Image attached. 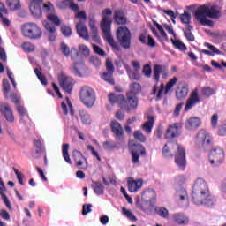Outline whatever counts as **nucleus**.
Here are the masks:
<instances>
[{"label": "nucleus", "mask_w": 226, "mask_h": 226, "mask_svg": "<svg viewBox=\"0 0 226 226\" xmlns=\"http://www.w3.org/2000/svg\"><path fill=\"white\" fill-rule=\"evenodd\" d=\"M58 82L65 93H72V89H73V79L70 78L64 73H61L58 76Z\"/></svg>", "instance_id": "4468645a"}, {"label": "nucleus", "mask_w": 226, "mask_h": 226, "mask_svg": "<svg viewBox=\"0 0 226 226\" xmlns=\"http://www.w3.org/2000/svg\"><path fill=\"white\" fill-rule=\"evenodd\" d=\"M75 17L76 19H80L79 22H83L84 24H86V19H87V16L86 15V11H80L76 14Z\"/></svg>", "instance_id": "052dcab7"}, {"label": "nucleus", "mask_w": 226, "mask_h": 226, "mask_svg": "<svg viewBox=\"0 0 226 226\" xmlns=\"http://www.w3.org/2000/svg\"><path fill=\"white\" fill-rule=\"evenodd\" d=\"M89 27L92 32L94 38H98V27H96V20L94 19H90L89 20Z\"/></svg>", "instance_id": "a19ab883"}, {"label": "nucleus", "mask_w": 226, "mask_h": 226, "mask_svg": "<svg viewBox=\"0 0 226 226\" xmlns=\"http://www.w3.org/2000/svg\"><path fill=\"white\" fill-rule=\"evenodd\" d=\"M114 20L119 26H123V25L126 24V17H124V14L121 11H117L115 12Z\"/></svg>", "instance_id": "473e14b6"}, {"label": "nucleus", "mask_w": 226, "mask_h": 226, "mask_svg": "<svg viewBox=\"0 0 226 226\" xmlns=\"http://www.w3.org/2000/svg\"><path fill=\"white\" fill-rule=\"evenodd\" d=\"M75 163L78 169H81V170H87V167H88L87 159H86V161H84V159H80L79 161H76Z\"/></svg>", "instance_id": "a18cd8bd"}, {"label": "nucleus", "mask_w": 226, "mask_h": 226, "mask_svg": "<svg viewBox=\"0 0 226 226\" xmlns=\"http://www.w3.org/2000/svg\"><path fill=\"white\" fill-rule=\"evenodd\" d=\"M202 124V122L200 121V118L197 117H191L187 119L185 123V129H187L189 132H193V130H197L200 125Z\"/></svg>", "instance_id": "4be33fe9"}, {"label": "nucleus", "mask_w": 226, "mask_h": 226, "mask_svg": "<svg viewBox=\"0 0 226 226\" xmlns=\"http://www.w3.org/2000/svg\"><path fill=\"white\" fill-rule=\"evenodd\" d=\"M42 11H45L49 15V13H55L56 10L50 2H46L44 4H42Z\"/></svg>", "instance_id": "79ce46f5"}, {"label": "nucleus", "mask_w": 226, "mask_h": 226, "mask_svg": "<svg viewBox=\"0 0 226 226\" xmlns=\"http://www.w3.org/2000/svg\"><path fill=\"white\" fill-rule=\"evenodd\" d=\"M47 19L49 22L54 24V26H61V19H59V17L56 16V12L48 13Z\"/></svg>", "instance_id": "ea45409f"}, {"label": "nucleus", "mask_w": 226, "mask_h": 226, "mask_svg": "<svg viewBox=\"0 0 226 226\" xmlns=\"http://www.w3.org/2000/svg\"><path fill=\"white\" fill-rule=\"evenodd\" d=\"M112 75H114V72H107L102 75V80H105V82H108V84L114 86V79L112 78Z\"/></svg>", "instance_id": "37998d69"}, {"label": "nucleus", "mask_w": 226, "mask_h": 226, "mask_svg": "<svg viewBox=\"0 0 226 226\" xmlns=\"http://www.w3.org/2000/svg\"><path fill=\"white\" fill-rule=\"evenodd\" d=\"M35 74L37 75L41 84H42V86H47V79H45V76H43V74H41V72H40V71H38V69L34 70Z\"/></svg>", "instance_id": "4d7b16f0"}, {"label": "nucleus", "mask_w": 226, "mask_h": 226, "mask_svg": "<svg viewBox=\"0 0 226 226\" xmlns=\"http://www.w3.org/2000/svg\"><path fill=\"white\" fill-rule=\"evenodd\" d=\"M79 117L83 124H91L93 120L91 119V116L87 112L84 110H79Z\"/></svg>", "instance_id": "58836bf2"}, {"label": "nucleus", "mask_w": 226, "mask_h": 226, "mask_svg": "<svg viewBox=\"0 0 226 226\" xmlns=\"http://www.w3.org/2000/svg\"><path fill=\"white\" fill-rule=\"evenodd\" d=\"M112 10L105 9L102 11V20L101 21V29L104 34L106 41L114 49V50H121L119 43L116 42L114 37L112 36V32H110V26H112Z\"/></svg>", "instance_id": "f03ea898"}, {"label": "nucleus", "mask_w": 226, "mask_h": 226, "mask_svg": "<svg viewBox=\"0 0 226 226\" xmlns=\"http://www.w3.org/2000/svg\"><path fill=\"white\" fill-rule=\"evenodd\" d=\"M130 87L131 91L127 93V112H130L132 109H137V107L139 106V100L137 99L136 94L142 91V87L137 82L132 83Z\"/></svg>", "instance_id": "423d86ee"}, {"label": "nucleus", "mask_w": 226, "mask_h": 226, "mask_svg": "<svg viewBox=\"0 0 226 226\" xmlns=\"http://www.w3.org/2000/svg\"><path fill=\"white\" fill-rule=\"evenodd\" d=\"M218 135L220 137H225L226 136V124H222L218 128Z\"/></svg>", "instance_id": "338daca9"}, {"label": "nucleus", "mask_w": 226, "mask_h": 226, "mask_svg": "<svg viewBox=\"0 0 226 226\" xmlns=\"http://www.w3.org/2000/svg\"><path fill=\"white\" fill-rule=\"evenodd\" d=\"M122 213L128 218V220H131V222H137V217L132 213V211L126 209V207L122 208Z\"/></svg>", "instance_id": "c03bdc74"}, {"label": "nucleus", "mask_w": 226, "mask_h": 226, "mask_svg": "<svg viewBox=\"0 0 226 226\" xmlns=\"http://www.w3.org/2000/svg\"><path fill=\"white\" fill-rule=\"evenodd\" d=\"M61 31L64 36H72V28H70V26H62Z\"/></svg>", "instance_id": "680f3d73"}, {"label": "nucleus", "mask_w": 226, "mask_h": 226, "mask_svg": "<svg viewBox=\"0 0 226 226\" xmlns=\"http://www.w3.org/2000/svg\"><path fill=\"white\" fill-rule=\"evenodd\" d=\"M175 197L180 204H185V206H188V192L186 189L183 187H177L176 190Z\"/></svg>", "instance_id": "6ab92c4d"}, {"label": "nucleus", "mask_w": 226, "mask_h": 226, "mask_svg": "<svg viewBox=\"0 0 226 226\" xmlns=\"http://www.w3.org/2000/svg\"><path fill=\"white\" fill-rule=\"evenodd\" d=\"M109 101L111 105L117 103L118 105H120L121 109H126V110H128V101L124 99V96L123 94H110L109 95Z\"/></svg>", "instance_id": "a211bd4d"}, {"label": "nucleus", "mask_w": 226, "mask_h": 226, "mask_svg": "<svg viewBox=\"0 0 226 226\" xmlns=\"http://www.w3.org/2000/svg\"><path fill=\"white\" fill-rule=\"evenodd\" d=\"M191 195L195 206L213 207L216 204V200L211 195L209 186L203 178H197L195 180Z\"/></svg>", "instance_id": "f257e3e1"}, {"label": "nucleus", "mask_w": 226, "mask_h": 226, "mask_svg": "<svg viewBox=\"0 0 226 226\" xmlns=\"http://www.w3.org/2000/svg\"><path fill=\"white\" fill-rule=\"evenodd\" d=\"M76 29L79 36L80 38H83V40H89V31L87 30V27L86 26V23L84 22H78L76 25Z\"/></svg>", "instance_id": "393cba45"}, {"label": "nucleus", "mask_w": 226, "mask_h": 226, "mask_svg": "<svg viewBox=\"0 0 226 226\" xmlns=\"http://www.w3.org/2000/svg\"><path fill=\"white\" fill-rule=\"evenodd\" d=\"M0 195L2 197L4 204H5L6 207L10 211H11V203L10 202V200L6 196V187L4 186V183H3V180H1V177H0Z\"/></svg>", "instance_id": "cd10ccee"}, {"label": "nucleus", "mask_w": 226, "mask_h": 226, "mask_svg": "<svg viewBox=\"0 0 226 226\" xmlns=\"http://www.w3.org/2000/svg\"><path fill=\"white\" fill-rule=\"evenodd\" d=\"M208 6L206 4L199 6L195 12L194 17L201 26H207L208 27H213V21L207 19L208 17Z\"/></svg>", "instance_id": "1a4fd4ad"}, {"label": "nucleus", "mask_w": 226, "mask_h": 226, "mask_svg": "<svg viewBox=\"0 0 226 226\" xmlns=\"http://www.w3.org/2000/svg\"><path fill=\"white\" fill-rule=\"evenodd\" d=\"M205 47H207V49H209V50H211V52L215 55V54H222V52L216 49V47H215L214 45H211L208 42L205 43Z\"/></svg>", "instance_id": "e2e57ef3"}, {"label": "nucleus", "mask_w": 226, "mask_h": 226, "mask_svg": "<svg viewBox=\"0 0 226 226\" xmlns=\"http://www.w3.org/2000/svg\"><path fill=\"white\" fill-rule=\"evenodd\" d=\"M117 39L123 49H128L132 45V33L126 26H120L117 30Z\"/></svg>", "instance_id": "6e6552de"}, {"label": "nucleus", "mask_w": 226, "mask_h": 226, "mask_svg": "<svg viewBox=\"0 0 226 226\" xmlns=\"http://www.w3.org/2000/svg\"><path fill=\"white\" fill-rule=\"evenodd\" d=\"M141 199L145 202H150V204H153V202H155L156 200V192L153 190H147L142 192Z\"/></svg>", "instance_id": "c756f323"}, {"label": "nucleus", "mask_w": 226, "mask_h": 226, "mask_svg": "<svg viewBox=\"0 0 226 226\" xmlns=\"http://www.w3.org/2000/svg\"><path fill=\"white\" fill-rule=\"evenodd\" d=\"M211 126L215 130L218 126V114H214L211 117Z\"/></svg>", "instance_id": "69168bd1"}, {"label": "nucleus", "mask_w": 226, "mask_h": 226, "mask_svg": "<svg viewBox=\"0 0 226 226\" xmlns=\"http://www.w3.org/2000/svg\"><path fill=\"white\" fill-rule=\"evenodd\" d=\"M111 130L114 133V135L117 137V139H123V133L124 132L123 131V127L121 126V124L117 121H112L111 122Z\"/></svg>", "instance_id": "c85d7f7f"}, {"label": "nucleus", "mask_w": 226, "mask_h": 226, "mask_svg": "<svg viewBox=\"0 0 226 226\" xmlns=\"http://www.w3.org/2000/svg\"><path fill=\"white\" fill-rule=\"evenodd\" d=\"M42 24L46 29L49 41H54L57 36V34H56V26L48 21H43Z\"/></svg>", "instance_id": "a878e982"}, {"label": "nucleus", "mask_w": 226, "mask_h": 226, "mask_svg": "<svg viewBox=\"0 0 226 226\" xmlns=\"http://www.w3.org/2000/svg\"><path fill=\"white\" fill-rule=\"evenodd\" d=\"M207 13H208V17L209 19H220V17H222V11H220L218 6H208V10H207Z\"/></svg>", "instance_id": "7c9ffc66"}, {"label": "nucleus", "mask_w": 226, "mask_h": 226, "mask_svg": "<svg viewBox=\"0 0 226 226\" xmlns=\"http://www.w3.org/2000/svg\"><path fill=\"white\" fill-rule=\"evenodd\" d=\"M143 182L140 179L133 180L130 177L127 181V188L131 193H137L140 188H142Z\"/></svg>", "instance_id": "412c9836"}, {"label": "nucleus", "mask_w": 226, "mask_h": 226, "mask_svg": "<svg viewBox=\"0 0 226 226\" xmlns=\"http://www.w3.org/2000/svg\"><path fill=\"white\" fill-rule=\"evenodd\" d=\"M79 52L82 54L85 57H89L90 50L89 48L84 44L79 46Z\"/></svg>", "instance_id": "49530a36"}, {"label": "nucleus", "mask_w": 226, "mask_h": 226, "mask_svg": "<svg viewBox=\"0 0 226 226\" xmlns=\"http://www.w3.org/2000/svg\"><path fill=\"white\" fill-rule=\"evenodd\" d=\"M180 20L183 24H190L192 20V14L188 11H185L184 14L180 15Z\"/></svg>", "instance_id": "de8ad7c7"}, {"label": "nucleus", "mask_w": 226, "mask_h": 226, "mask_svg": "<svg viewBox=\"0 0 226 226\" xmlns=\"http://www.w3.org/2000/svg\"><path fill=\"white\" fill-rule=\"evenodd\" d=\"M174 221L178 223V225H185V223H188V217H186L183 214H175L173 215Z\"/></svg>", "instance_id": "4c0bfd02"}, {"label": "nucleus", "mask_w": 226, "mask_h": 226, "mask_svg": "<svg viewBox=\"0 0 226 226\" xmlns=\"http://www.w3.org/2000/svg\"><path fill=\"white\" fill-rule=\"evenodd\" d=\"M70 149L69 144H64L62 147V154L64 156V160L66 162V163H69V165H72V159H70V154H68V151Z\"/></svg>", "instance_id": "e433bc0d"}, {"label": "nucleus", "mask_w": 226, "mask_h": 226, "mask_svg": "<svg viewBox=\"0 0 226 226\" xmlns=\"http://www.w3.org/2000/svg\"><path fill=\"white\" fill-rule=\"evenodd\" d=\"M93 49H94V52H95V54H98V56H102V57H105V56H107V53L105 52V50L102 49L100 46H97L96 44H93Z\"/></svg>", "instance_id": "5fc2aeb1"}, {"label": "nucleus", "mask_w": 226, "mask_h": 226, "mask_svg": "<svg viewBox=\"0 0 226 226\" xmlns=\"http://www.w3.org/2000/svg\"><path fill=\"white\" fill-rule=\"evenodd\" d=\"M183 128V124L175 123L173 125H170L166 130L165 139H176L181 134V129Z\"/></svg>", "instance_id": "dca6fc26"}, {"label": "nucleus", "mask_w": 226, "mask_h": 226, "mask_svg": "<svg viewBox=\"0 0 226 226\" xmlns=\"http://www.w3.org/2000/svg\"><path fill=\"white\" fill-rule=\"evenodd\" d=\"M131 80H139L140 75L137 72H128Z\"/></svg>", "instance_id": "774afa93"}, {"label": "nucleus", "mask_w": 226, "mask_h": 226, "mask_svg": "<svg viewBox=\"0 0 226 226\" xmlns=\"http://www.w3.org/2000/svg\"><path fill=\"white\" fill-rule=\"evenodd\" d=\"M200 103V95H199V89H194L191 92L185 107V112H188L196 105Z\"/></svg>", "instance_id": "ddd939ff"}, {"label": "nucleus", "mask_w": 226, "mask_h": 226, "mask_svg": "<svg viewBox=\"0 0 226 226\" xmlns=\"http://www.w3.org/2000/svg\"><path fill=\"white\" fill-rule=\"evenodd\" d=\"M209 162L212 167H219L225 162V152L223 148L215 147L213 148L209 154Z\"/></svg>", "instance_id": "9b49d317"}, {"label": "nucleus", "mask_w": 226, "mask_h": 226, "mask_svg": "<svg viewBox=\"0 0 226 226\" xmlns=\"http://www.w3.org/2000/svg\"><path fill=\"white\" fill-rule=\"evenodd\" d=\"M134 139L136 140H139V142H145L146 141V136H144V134L140 131H135L134 132Z\"/></svg>", "instance_id": "6e6d98bb"}, {"label": "nucleus", "mask_w": 226, "mask_h": 226, "mask_svg": "<svg viewBox=\"0 0 226 226\" xmlns=\"http://www.w3.org/2000/svg\"><path fill=\"white\" fill-rule=\"evenodd\" d=\"M169 70L163 65H154V79L156 82H160V75L162 76V79H167V73Z\"/></svg>", "instance_id": "5701e85b"}, {"label": "nucleus", "mask_w": 226, "mask_h": 226, "mask_svg": "<svg viewBox=\"0 0 226 226\" xmlns=\"http://www.w3.org/2000/svg\"><path fill=\"white\" fill-rule=\"evenodd\" d=\"M45 151V147H43V141L41 139L34 140V147L32 150V154L34 158H40L41 153Z\"/></svg>", "instance_id": "bb28decb"}, {"label": "nucleus", "mask_w": 226, "mask_h": 226, "mask_svg": "<svg viewBox=\"0 0 226 226\" xmlns=\"http://www.w3.org/2000/svg\"><path fill=\"white\" fill-rule=\"evenodd\" d=\"M3 91L5 98H8V93H10V82L8 79L3 80Z\"/></svg>", "instance_id": "864d4df0"}, {"label": "nucleus", "mask_w": 226, "mask_h": 226, "mask_svg": "<svg viewBox=\"0 0 226 226\" xmlns=\"http://www.w3.org/2000/svg\"><path fill=\"white\" fill-rule=\"evenodd\" d=\"M61 107L64 114L65 115L68 114V109H69L71 115L73 116V108L68 97H66V102H62Z\"/></svg>", "instance_id": "c9c22d12"}, {"label": "nucleus", "mask_w": 226, "mask_h": 226, "mask_svg": "<svg viewBox=\"0 0 226 226\" xmlns=\"http://www.w3.org/2000/svg\"><path fill=\"white\" fill-rule=\"evenodd\" d=\"M202 96H206V98H209V96H213L215 94V90L209 87L202 88L201 90Z\"/></svg>", "instance_id": "3c124183"}, {"label": "nucleus", "mask_w": 226, "mask_h": 226, "mask_svg": "<svg viewBox=\"0 0 226 226\" xmlns=\"http://www.w3.org/2000/svg\"><path fill=\"white\" fill-rule=\"evenodd\" d=\"M6 4L11 11H15L17 10H20L22 5L20 4V0H7Z\"/></svg>", "instance_id": "f704fd0d"}, {"label": "nucleus", "mask_w": 226, "mask_h": 226, "mask_svg": "<svg viewBox=\"0 0 226 226\" xmlns=\"http://www.w3.org/2000/svg\"><path fill=\"white\" fill-rule=\"evenodd\" d=\"M92 186H93L94 192V193H96V195H103V193H105V187L103 186V185L101 182L94 181V182H93Z\"/></svg>", "instance_id": "72a5a7b5"}, {"label": "nucleus", "mask_w": 226, "mask_h": 226, "mask_svg": "<svg viewBox=\"0 0 226 226\" xmlns=\"http://www.w3.org/2000/svg\"><path fill=\"white\" fill-rule=\"evenodd\" d=\"M79 98L85 107L91 109L96 102V94L91 87L86 86L80 89Z\"/></svg>", "instance_id": "0eeeda50"}, {"label": "nucleus", "mask_w": 226, "mask_h": 226, "mask_svg": "<svg viewBox=\"0 0 226 226\" xmlns=\"http://www.w3.org/2000/svg\"><path fill=\"white\" fill-rule=\"evenodd\" d=\"M154 124V117L153 116H147V121L144 123L142 125V130L145 131L146 133H151L153 130V126Z\"/></svg>", "instance_id": "2f4dec72"}, {"label": "nucleus", "mask_w": 226, "mask_h": 226, "mask_svg": "<svg viewBox=\"0 0 226 226\" xmlns=\"http://www.w3.org/2000/svg\"><path fill=\"white\" fill-rule=\"evenodd\" d=\"M6 9L4 10H0V20L4 26H10V20H8L4 16H3V13H6ZM3 12V13H2Z\"/></svg>", "instance_id": "13d9d810"}, {"label": "nucleus", "mask_w": 226, "mask_h": 226, "mask_svg": "<svg viewBox=\"0 0 226 226\" xmlns=\"http://www.w3.org/2000/svg\"><path fill=\"white\" fill-rule=\"evenodd\" d=\"M21 33L25 38L29 40H40L43 35L41 28L35 23H26L21 26Z\"/></svg>", "instance_id": "39448f33"}, {"label": "nucleus", "mask_w": 226, "mask_h": 226, "mask_svg": "<svg viewBox=\"0 0 226 226\" xmlns=\"http://www.w3.org/2000/svg\"><path fill=\"white\" fill-rule=\"evenodd\" d=\"M130 153L133 165L139 167L140 165V156H146V148L141 144H133L130 147Z\"/></svg>", "instance_id": "f8f14e48"}, {"label": "nucleus", "mask_w": 226, "mask_h": 226, "mask_svg": "<svg viewBox=\"0 0 226 226\" xmlns=\"http://www.w3.org/2000/svg\"><path fill=\"white\" fill-rule=\"evenodd\" d=\"M156 211L159 216H162V218H167L169 216V210L163 207H160Z\"/></svg>", "instance_id": "bf43d9fd"}, {"label": "nucleus", "mask_w": 226, "mask_h": 226, "mask_svg": "<svg viewBox=\"0 0 226 226\" xmlns=\"http://www.w3.org/2000/svg\"><path fill=\"white\" fill-rule=\"evenodd\" d=\"M171 42L178 50H186V46L181 41L171 39Z\"/></svg>", "instance_id": "09e8293b"}, {"label": "nucleus", "mask_w": 226, "mask_h": 226, "mask_svg": "<svg viewBox=\"0 0 226 226\" xmlns=\"http://www.w3.org/2000/svg\"><path fill=\"white\" fill-rule=\"evenodd\" d=\"M194 142L197 147L207 150L211 146H213V142H215V140L213 135H211L209 132L201 129L197 133Z\"/></svg>", "instance_id": "20e7f679"}, {"label": "nucleus", "mask_w": 226, "mask_h": 226, "mask_svg": "<svg viewBox=\"0 0 226 226\" xmlns=\"http://www.w3.org/2000/svg\"><path fill=\"white\" fill-rule=\"evenodd\" d=\"M170 147L177 149L175 155V163L177 165L179 170H185V169H186V150L177 143H167L162 148L163 156H166L167 158L172 157L170 151Z\"/></svg>", "instance_id": "7ed1b4c3"}, {"label": "nucleus", "mask_w": 226, "mask_h": 226, "mask_svg": "<svg viewBox=\"0 0 226 226\" xmlns=\"http://www.w3.org/2000/svg\"><path fill=\"white\" fill-rule=\"evenodd\" d=\"M142 72H143L145 77H151V73H153V71L151 70V65L150 64H146L143 67Z\"/></svg>", "instance_id": "0e129e2a"}, {"label": "nucleus", "mask_w": 226, "mask_h": 226, "mask_svg": "<svg viewBox=\"0 0 226 226\" xmlns=\"http://www.w3.org/2000/svg\"><path fill=\"white\" fill-rule=\"evenodd\" d=\"M72 156L74 158V162H79L80 160H83V162H86V157L82 154V153L79 150H74L72 152Z\"/></svg>", "instance_id": "8fccbe9b"}, {"label": "nucleus", "mask_w": 226, "mask_h": 226, "mask_svg": "<svg viewBox=\"0 0 226 226\" xmlns=\"http://www.w3.org/2000/svg\"><path fill=\"white\" fill-rule=\"evenodd\" d=\"M176 84H177V79L174 77L166 84V86L161 84L160 88L157 85L154 86L151 94L154 95L157 93L156 100H161L163 94H168V93L172 89V87H174V86H176Z\"/></svg>", "instance_id": "9d476101"}, {"label": "nucleus", "mask_w": 226, "mask_h": 226, "mask_svg": "<svg viewBox=\"0 0 226 226\" xmlns=\"http://www.w3.org/2000/svg\"><path fill=\"white\" fill-rule=\"evenodd\" d=\"M29 1V8L32 15L36 19H40L41 17V6H43V0H28Z\"/></svg>", "instance_id": "2eb2a0df"}, {"label": "nucleus", "mask_w": 226, "mask_h": 226, "mask_svg": "<svg viewBox=\"0 0 226 226\" xmlns=\"http://www.w3.org/2000/svg\"><path fill=\"white\" fill-rule=\"evenodd\" d=\"M11 98H12L14 103L17 105V111L21 116V121L22 119H29V117L27 116V111L22 105H20V97L15 94H12L11 95Z\"/></svg>", "instance_id": "aec40b11"}, {"label": "nucleus", "mask_w": 226, "mask_h": 226, "mask_svg": "<svg viewBox=\"0 0 226 226\" xmlns=\"http://www.w3.org/2000/svg\"><path fill=\"white\" fill-rule=\"evenodd\" d=\"M188 85L185 83H182L178 85L176 90V98L177 100H185L186 96H188L189 93Z\"/></svg>", "instance_id": "b1692460"}, {"label": "nucleus", "mask_w": 226, "mask_h": 226, "mask_svg": "<svg viewBox=\"0 0 226 226\" xmlns=\"http://www.w3.org/2000/svg\"><path fill=\"white\" fill-rule=\"evenodd\" d=\"M21 47L25 52H34V45L31 42H24Z\"/></svg>", "instance_id": "603ef678"}, {"label": "nucleus", "mask_w": 226, "mask_h": 226, "mask_svg": "<svg viewBox=\"0 0 226 226\" xmlns=\"http://www.w3.org/2000/svg\"><path fill=\"white\" fill-rule=\"evenodd\" d=\"M0 112L8 123H13L15 121L13 110L7 102H0Z\"/></svg>", "instance_id": "f3484780"}]
</instances>
